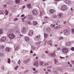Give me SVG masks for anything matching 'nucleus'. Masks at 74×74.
<instances>
[{
  "label": "nucleus",
  "mask_w": 74,
  "mask_h": 74,
  "mask_svg": "<svg viewBox=\"0 0 74 74\" xmlns=\"http://www.w3.org/2000/svg\"><path fill=\"white\" fill-rule=\"evenodd\" d=\"M64 34L65 36H69L70 34V31L69 30H66L64 31Z\"/></svg>",
  "instance_id": "obj_1"
},
{
  "label": "nucleus",
  "mask_w": 74,
  "mask_h": 74,
  "mask_svg": "<svg viewBox=\"0 0 74 74\" xmlns=\"http://www.w3.org/2000/svg\"><path fill=\"white\" fill-rule=\"evenodd\" d=\"M8 36L11 39H13L15 38V35L13 33H10L9 34Z\"/></svg>",
  "instance_id": "obj_2"
},
{
  "label": "nucleus",
  "mask_w": 74,
  "mask_h": 74,
  "mask_svg": "<svg viewBox=\"0 0 74 74\" xmlns=\"http://www.w3.org/2000/svg\"><path fill=\"white\" fill-rule=\"evenodd\" d=\"M61 10L62 11H67V7L66 5H63L61 8Z\"/></svg>",
  "instance_id": "obj_3"
},
{
  "label": "nucleus",
  "mask_w": 74,
  "mask_h": 74,
  "mask_svg": "<svg viewBox=\"0 0 74 74\" xmlns=\"http://www.w3.org/2000/svg\"><path fill=\"white\" fill-rule=\"evenodd\" d=\"M40 35L36 36L34 38V39L35 41H38L39 40V39L40 38Z\"/></svg>",
  "instance_id": "obj_4"
},
{
  "label": "nucleus",
  "mask_w": 74,
  "mask_h": 74,
  "mask_svg": "<svg viewBox=\"0 0 74 74\" xmlns=\"http://www.w3.org/2000/svg\"><path fill=\"white\" fill-rule=\"evenodd\" d=\"M69 49L67 48H64L62 50V51L64 53H68Z\"/></svg>",
  "instance_id": "obj_5"
},
{
  "label": "nucleus",
  "mask_w": 74,
  "mask_h": 74,
  "mask_svg": "<svg viewBox=\"0 0 74 74\" xmlns=\"http://www.w3.org/2000/svg\"><path fill=\"white\" fill-rule=\"evenodd\" d=\"M38 62L37 61H36L33 64L34 66H35L36 67H38Z\"/></svg>",
  "instance_id": "obj_6"
},
{
  "label": "nucleus",
  "mask_w": 74,
  "mask_h": 74,
  "mask_svg": "<svg viewBox=\"0 0 74 74\" xmlns=\"http://www.w3.org/2000/svg\"><path fill=\"white\" fill-rule=\"evenodd\" d=\"M27 32L26 29V28H25V27H24L23 30L21 31V33L22 34H26Z\"/></svg>",
  "instance_id": "obj_7"
},
{
  "label": "nucleus",
  "mask_w": 74,
  "mask_h": 74,
  "mask_svg": "<svg viewBox=\"0 0 74 74\" xmlns=\"http://www.w3.org/2000/svg\"><path fill=\"white\" fill-rule=\"evenodd\" d=\"M34 32L33 30H30L28 33V35L29 36H32V35H33V33Z\"/></svg>",
  "instance_id": "obj_8"
},
{
  "label": "nucleus",
  "mask_w": 74,
  "mask_h": 74,
  "mask_svg": "<svg viewBox=\"0 0 74 74\" xmlns=\"http://www.w3.org/2000/svg\"><path fill=\"white\" fill-rule=\"evenodd\" d=\"M64 1L65 3L68 4H70L71 3V2L69 0H64Z\"/></svg>",
  "instance_id": "obj_9"
},
{
  "label": "nucleus",
  "mask_w": 74,
  "mask_h": 74,
  "mask_svg": "<svg viewBox=\"0 0 74 74\" xmlns=\"http://www.w3.org/2000/svg\"><path fill=\"white\" fill-rule=\"evenodd\" d=\"M58 16L59 18H63V13H61L58 15Z\"/></svg>",
  "instance_id": "obj_10"
},
{
  "label": "nucleus",
  "mask_w": 74,
  "mask_h": 74,
  "mask_svg": "<svg viewBox=\"0 0 74 74\" xmlns=\"http://www.w3.org/2000/svg\"><path fill=\"white\" fill-rule=\"evenodd\" d=\"M11 51V48L6 47L5 48V51L7 52H9L10 51Z\"/></svg>",
  "instance_id": "obj_11"
},
{
  "label": "nucleus",
  "mask_w": 74,
  "mask_h": 74,
  "mask_svg": "<svg viewBox=\"0 0 74 74\" xmlns=\"http://www.w3.org/2000/svg\"><path fill=\"white\" fill-rule=\"evenodd\" d=\"M6 38H7L6 37L3 36L1 38V41L2 42H4V41H6Z\"/></svg>",
  "instance_id": "obj_12"
},
{
  "label": "nucleus",
  "mask_w": 74,
  "mask_h": 74,
  "mask_svg": "<svg viewBox=\"0 0 74 74\" xmlns=\"http://www.w3.org/2000/svg\"><path fill=\"white\" fill-rule=\"evenodd\" d=\"M45 30L47 32L49 33V32H50L51 30V28L49 27H47L46 28Z\"/></svg>",
  "instance_id": "obj_13"
},
{
  "label": "nucleus",
  "mask_w": 74,
  "mask_h": 74,
  "mask_svg": "<svg viewBox=\"0 0 74 74\" xmlns=\"http://www.w3.org/2000/svg\"><path fill=\"white\" fill-rule=\"evenodd\" d=\"M14 49H15V51H18L20 48V47H19V46H17L16 45H14Z\"/></svg>",
  "instance_id": "obj_14"
},
{
  "label": "nucleus",
  "mask_w": 74,
  "mask_h": 74,
  "mask_svg": "<svg viewBox=\"0 0 74 74\" xmlns=\"http://www.w3.org/2000/svg\"><path fill=\"white\" fill-rule=\"evenodd\" d=\"M32 13L33 15H35L37 14V11L35 10H33L32 11Z\"/></svg>",
  "instance_id": "obj_15"
},
{
  "label": "nucleus",
  "mask_w": 74,
  "mask_h": 74,
  "mask_svg": "<svg viewBox=\"0 0 74 74\" xmlns=\"http://www.w3.org/2000/svg\"><path fill=\"white\" fill-rule=\"evenodd\" d=\"M27 18L28 19L30 20L33 18V16L31 15H29L27 16Z\"/></svg>",
  "instance_id": "obj_16"
},
{
  "label": "nucleus",
  "mask_w": 74,
  "mask_h": 74,
  "mask_svg": "<svg viewBox=\"0 0 74 74\" xmlns=\"http://www.w3.org/2000/svg\"><path fill=\"white\" fill-rule=\"evenodd\" d=\"M50 56H51V57H55L56 56V54H55V53H52L50 54H49Z\"/></svg>",
  "instance_id": "obj_17"
},
{
  "label": "nucleus",
  "mask_w": 74,
  "mask_h": 74,
  "mask_svg": "<svg viewBox=\"0 0 74 74\" xmlns=\"http://www.w3.org/2000/svg\"><path fill=\"white\" fill-rule=\"evenodd\" d=\"M49 13L51 14H53V12H55V10L53 9H50L49 11Z\"/></svg>",
  "instance_id": "obj_18"
},
{
  "label": "nucleus",
  "mask_w": 74,
  "mask_h": 74,
  "mask_svg": "<svg viewBox=\"0 0 74 74\" xmlns=\"http://www.w3.org/2000/svg\"><path fill=\"white\" fill-rule=\"evenodd\" d=\"M14 32L16 33H18L19 32V31L18 28H16L14 30Z\"/></svg>",
  "instance_id": "obj_19"
},
{
  "label": "nucleus",
  "mask_w": 74,
  "mask_h": 74,
  "mask_svg": "<svg viewBox=\"0 0 74 74\" xmlns=\"http://www.w3.org/2000/svg\"><path fill=\"white\" fill-rule=\"evenodd\" d=\"M25 41H27V42L29 41V40H30V39L27 36L25 37Z\"/></svg>",
  "instance_id": "obj_20"
},
{
  "label": "nucleus",
  "mask_w": 74,
  "mask_h": 74,
  "mask_svg": "<svg viewBox=\"0 0 74 74\" xmlns=\"http://www.w3.org/2000/svg\"><path fill=\"white\" fill-rule=\"evenodd\" d=\"M52 40H50L48 41V42L47 43V44H49L50 45H52V44L51 43H52Z\"/></svg>",
  "instance_id": "obj_21"
},
{
  "label": "nucleus",
  "mask_w": 74,
  "mask_h": 74,
  "mask_svg": "<svg viewBox=\"0 0 74 74\" xmlns=\"http://www.w3.org/2000/svg\"><path fill=\"white\" fill-rule=\"evenodd\" d=\"M66 44L67 46H69L71 45V43L70 42H68L66 43Z\"/></svg>",
  "instance_id": "obj_22"
},
{
  "label": "nucleus",
  "mask_w": 74,
  "mask_h": 74,
  "mask_svg": "<svg viewBox=\"0 0 74 74\" xmlns=\"http://www.w3.org/2000/svg\"><path fill=\"white\" fill-rule=\"evenodd\" d=\"M43 64H44V62L42 61L40 62H39V65L42 66V65H43Z\"/></svg>",
  "instance_id": "obj_23"
},
{
  "label": "nucleus",
  "mask_w": 74,
  "mask_h": 74,
  "mask_svg": "<svg viewBox=\"0 0 74 74\" xmlns=\"http://www.w3.org/2000/svg\"><path fill=\"white\" fill-rule=\"evenodd\" d=\"M5 12L3 10L0 11V14H4Z\"/></svg>",
  "instance_id": "obj_24"
},
{
  "label": "nucleus",
  "mask_w": 74,
  "mask_h": 74,
  "mask_svg": "<svg viewBox=\"0 0 74 74\" xmlns=\"http://www.w3.org/2000/svg\"><path fill=\"white\" fill-rule=\"evenodd\" d=\"M44 36L45 38H47V37H48V35L46 33H44Z\"/></svg>",
  "instance_id": "obj_25"
},
{
  "label": "nucleus",
  "mask_w": 74,
  "mask_h": 74,
  "mask_svg": "<svg viewBox=\"0 0 74 74\" xmlns=\"http://www.w3.org/2000/svg\"><path fill=\"white\" fill-rule=\"evenodd\" d=\"M53 18H57V15L56 14H53Z\"/></svg>",
  "instance_id": "obj_26"
},
{
  "label": "nucleus",
  "mask_w": 74,
  "mask_h": 74,
  "mask_svg": "<svg viewBox=\"0 0 74 74\" xmlns=\"http://www.w3.org/2000/svg\"><path fill=\"white\" fill-rule=\"evenodd\" d=\"M54 61L55 62V64H56V63H58V60L55 59H54Z\"/></svg>",
  "instance_id": "obj_27"
},
{
  "label": "nucleus",
  "mask_w": 74,
  "mask_h": 74,
  "mask_svg": "<svg viewBox=\"0 0 74 74\" xmlns=\"http://www.w3.org/2000/svg\"><path fill=\"white\" fill-rule=\"evenodd\" d=\"M23 62L24 63H25V64H26L27 63H28V62H27V60H24L23 61Z\"/></svg>",
  "instance_id": "obj_28"
},
{
  "label": "nucleus",
  "mask_w": 74,
  "mask_h": 74,
  "mask_svg": "<svg viewBox=\"0 0 74 74\" xmlns=\"http://www.w3.org/2000/svg\"><path fill=\"white\" fill-rule=\"evenodd\" d=\"M1 69L2 70H5V68H4V66H2L1 67Z\"/></svg>",
  "instance_id": "obj_29"
},
{
  "label": "nucleus",
  "mask_w": 74,
  "mask_h": 74,
  "mask_svg": "<svg viewBox=\"0 0 74 74\" xmlns=\"http://www.w3.org/2000/svg\"><path fill=\"white\" fill-rule=\"evenodd\" d=\"M63 38H63V37L62 36L60 38H58V39L59 40H63Z\"/></svg>",
  "instance_id": "obj_30"
},
{
  "label": "nucleus",
  "mask_w": 74,
  "mask_h": 74,
  "mask_svg": "<svg viewBox=\"0 0 74 74\" xmlns=\"http://www.w3.org/2000/svg\"><path fill=\"white\" fill-rule=\"evenodd\" d=\"M55 24L53 25V24H51L50 25V27H55Z\"/></svg>",
  "instance_id": "obj_31"
},
{
  "label": "nucleus",
  "mask_w": 74,
  "mask_h": 74,
  "mask_svg": "<svg viewBox=\"0 0 74 74\" xmlns=\"http://www.w3.org/2000/svg\"><path fill=\"white\" fill-rule=\"evenodd\" d=\"M33 24L35 25H37V22L36 21H34L33 22Z\"/></svg>",
  "instance_id": "obj_32"
},
{
  "label": "nucleus",
  "mask_w": 74,
  "mask_h": 74,
  "mask_svg": "<svg viewBox=\"0 0 74 74\" xmlns=\"http://www.w3.org/2000/svg\"><path fill=\"white\" fill-rule=\"evenodd\" d=\"M60 26H57L56 27H55L54 28V29H58V28H59Z\"/></svg>",
  "instance_id": "obj_33"
},
{
  "label": "nucleus",
  "mask_w": 74,
  "mask_h": 74,
  "mask_svg": "<svg viewBox=\"0 0 74 74\" xmlns=\"http://www.w3.org/2000/svg\"><path fill=\"white\" fill-rule=\"evenodd\" d=\"M71 33L72 34H74V29H72Z\"/></svg>",
  "instance_id": "obj_34"
},
{
  "label": "nucleus",
  "mask_w": 74,
  "mask_h": 74,
  "mask_svg": "<svg viewBox=\"0 0 74 74\" xmlns=\"http://www.w3.org/2000/svg\"><path fill=\"white\" fill-rule=\"evenodd\" d=\"M3 33V31L2 29H0V34H2Z\"/></svg>",
  "instance_id": "obj_35"
},
{
  "label": "nucleus",
  "mask_w": 74,
  "mask_h": 74,
  "mask_svg": "<svg viewBox=\"0 0 74 74\" xmlns=\"http://www.w3.org/2000/svg\"><path fill=\"white\" fill-rule=\"evenodd\" d=\"M16 3H20V0H16Z\"/></svg>",
  "instance_id": "obj_36"
},
{
  "label": "nucleus",
  "mask_w": 74,
  "mask_h": 74,
  "mask_svg": "<svg viewBox=\"0 0 74 74\" xmlns=\"http://www.w3.org/2000/svg\"><path fill=\"white\" fill-rule=\"evenodd\" d=\"M10 62L11 60H10V58H8V63H9V64H10Z\"/></svg>",
  "instance_id": "obj_37"
},
{
  "label": "nucleus",
  "mask_w": 74,
  "mask_h": 74,
  "mask_svg": "<svg viewBox=\"0 0 74 74\" xmlns=\"http://www.w3.org/2000/svg\"><path fill=\"white\" fill-rule=\"evenodd\" d=\"M0 48L1 49H4V46L3 45H1L0 46Z\"/></svg>",
  "instance_id": "obj_38"
},
{
  "label": "nucleus",
  "mask_w": 74,
  "mask_h": 74,
  "mask_svg": "<svg viewBox=\"0 0 74 74\" xmlns=\"http://www.w3.org/2000/svg\"><path fill=\"white\" fill-rule=\"evenodd\" d=\"M27 6H28V8H31V4H28L27 5Z\"/></svg>",
  "instance_id": "obj_39"
},
{
  "label": "nucleus",
  "mask_w": 74,
  "mask_h": 74,
  "mask_svg": "<svg viewBox=\"0 0 74 74\" xmlns=\"http://www.w3.org/2000/svg\"><path fill=\"white\" fill-rule=\"evenodd\" d=\"M31 49L33 50V51H34V50H35V47H31Z\"/></svg>",
  "instance_id": "obj_40"
},
{
  "label": "nucleus",
  "mask_w": 74,
  "mask_h": 74,
  "mask_svg": "<svg viewBox=\"0 0 74 74\" xmlns=\"http://www.w3.org/2000/svg\"><path fill=\"white\" fill-rule=\"evenodd\" d=\"M19 66H16L15 68H14V69L15 70H17V69H18V67Z\"/></svg>",
  "instance_id": "obj_41"
},
{
  "label": "nucleus",
  "mask_w": 74,
  "mask_h": 74,
  "mask_svg": "<svg viewBox=\"0 0 74 74\" xmlns=\"http://www.w3.org/2000/svg\"><path fill=\"white\" fill-rule=\"evenodd\" d=\"M51 67H52V66H47V69H51Z\"/></svg>",
  "instance_id": "obj_42"
},
{
  "label": "nucleus",
  "mask_w": 74,
  "mask_h": 74,
  "mask_svg": "<svg viewBox=\"0 0 74 74\" xmlns=\"http://www.w3.org/2000/svg\"><path fill=\"white\" fill-rule=\"evenodd\" d=\"M38 72V70H37L35 71L34 73H36V74H37Z\"/></svg>",
  "instance_id": "obj_43"
},
{
  "label": "nucleus",
  "mask_w": 74,
  "mask_h": 74,
  "mask_svg": "<svg viewBox=\"0 0 74 74\" xmlns=\"http://www.w3.org/2000/svg\"><path fill=\"white\" fill-rule=\"evenodd\" d=\"M21 63V60H19L18 62V64H20Z\"/></svg>",
  "instance_id": "obj_44"
},
{
  "label": "nucleus",
  "mask_w": 74,
  "mask_h": 74,
  "mask_svg": "<svg viewBox=\"0 0 74 74\" xmlns=\"http://www.w3.org/2000/svg\"><path fill=\"white\" fill-rule=\"evenodd\" d=\"M71 63H73V64H74V60H71Z\"/></svg>",
  "instance_id": "obj_45"
},
{
  "label": "nucleus",
  "mask_w": 74,
  "mask_h": 74,
  "mask_svg": "<svg viewBox=\"0 0 74 74\" xmlns=\"http://www.w3.org/2000/svg\"><path fill=\"white\" fill-rule=\"evenodd\" d=\"M17 20H18V18H15L14 19L13 21H17Z\"/></svg>",
  "instance_id": "obj_46"
},
{
  "label": "nucleus",
  "mask_w": 74,
  "mask_h": 74,
  "mask_svg": "<svg viewBox=\"0 0 74 74\" xmlns=\"http://www.w3.org/2000/svg\"><path fill=\"white\" fill-rule=\"evenodd\" d=\"M27 60V62H28V63H29V61H30V59L29 58V59Z\"/></svg>",
  "instance_id": "obj_47"
},
{
  "label": "nucleus",
  "mask_w": 74,
  "mask_h": 74,
  "mask_svg": "<svg viewBox=\"0 0 74 74\" xmlns=\"http://www.w3.org/2000/svg\"><path fill=\"white\" fill-rule=\"evenodd\" d=\"M56 74H59V71H56Z\"/></svg>",
  "instance_id": "obj_48"
},
{
  "label": "nucleus",
  "mask_w": 74,
  "mask_h": 74,
  "mask_svg": "<svg viewBox=\"0 0 74 74\" xmlns=\"http://www.w3.org/2000/svg\"><path fill=\"white\" fill-rule=\"evenodd\" d=\"M35 44L36 45H39V43H38V42H36L35 43Z\"/></svg>",
  "instance_id": "obj_49"
},
{
  "label": "nucleus",
  "mask_w": 74,
  "mask_h": 74,
  "mask_svg": "<svg viewBox=\"0 0 74 74\" xmlns=\"http://www.w3.org/2000/svg\"><path fill=\"white\" fill-rule=\"evenodd\" d=\"M47 71H48V72H51V70L50 69H48L47 70Z\"/></svg>",
  "instance_id": "obj_50"
},
{
  "label": "nucleus",
  "mask_w": 74,
  "mask_h": 74,
  "mask_svg": "<svg viewBox=\"0 0 74 74\" xmlns=\"http://www.w3.org/2000/svg\"><path fill=\"white\" fill-rule=\"evenodd\" d=\"M62 0H55V1H57L58 2V1H61Z\"/></svg>",
  "instance_id": "obj_51"
},
{
  "label": "nucleus",
  "mask_w": 74,
  "mask_h": 74,
  "mask_svg": "<svg viewBox=\"0 0 74 74\" xmlns=\"http://www.w3.org/2000/svg\"><path fill=\"white\" fill-rule=\"evenodd\" d=\"M71 50H72V51H74V47H72L71 48Z\"/></svg>",
  "instance_id": "obj_52"
},
{
  "label": "nucleus",
  "mask_w": 74,
  "mask_h": 74,
  "mask_svg": "<svg viewBox=\"0 0 74 74\" xmlns=\"http://www.w3.org/2000/svg\"><path fill=\"white\" fill-rule=\"evenodd\" d=\"M22 20L23 22H24V21H25V19L23 18H22Z\"/></svg>",
  "instance_id": "obj_53"
},
{
  "label": "nucleus",
  "mask_w": 74,
  "mask_h": 74,
  "mask_svg": "<svg viewBox=\"0 0 74 74\" xmlns=\"http://www.w3.org/2000/svg\"><path fill=\"white\" fill-rule=\"evenodd\" d=\"M60 57V58L61 59H64L65 58L64 57Z\"/></svg>",
  "instance_id": "obj_54"
},
{
  "label": "nucleus",
  "mask_w": 74,
  "mask_h": 74,
  "mask_svg": "<svg viewBox=\"0 0 74 74\" xmlns=\"http://www.w3.org/2000/svg\"><path fill=\"white\" fill-rule=\"evenodd\" d=\"M57 49L58 51H59V50H60V47H58L57 48Z\"/></svg>",
  "instance_id": "obj_55"
},
{
  "label": "nucleus",
  "mask_w": 74,
  "mask_h": 74,
  "mask_svg": "<svg viewBox=\"0 0 74 74\" xmlns=\"http://www.w3.org/2000/svg\"><path fill=\"white\" fill-rule=\"evenodd\" d=\"M32 70H33L34 71H36V68H33L32 69Z\"/></svg>",
  "instance_id": "obj_56"
},
{
  "label": "nucleus",
  "mask_w": 74,
  "mask_h": 74,
  "mask_svg": "<svg viewBox=\"0 0 74 74\" xmlns=\"http://www.w3.org/2000/svg\"><path fill=\"white\" fill-rule=\"evenodd\" d=\"M45 53H48V51H45Z\"/></svg>",
  "instance_id": "obj_57"
},
{
  "label": "nucleus",
  "mask_w": 74,
  "mask_h": 74,
  "mask_svg": "<svg viewBox=\"0 0 74 74\" xmlns=\"http://www.w3.org/2000/svg\"><path fill=\"white\" fill-rule=\"evenodd\" d=\"M24 16H25V15L24 14H23L21 15V17H23Z\"/></svg>",
  "instance_id": "obj_58"
},
{
  "label": "nucleus",
  "mask_w": 74,
  "mask_h": 74,
  "mask_svg": "<svg viewBox=\"0 0 74 74\" xmlns=\"http://www.w3.org/2000/svg\"><path fill=\"white\" fill-rule=\"evenodd\" d=\"M52 71L53 72V73H55V74L56 73V71Z\"/></svg>",
  "instance_id": "obj_59"
},
{
  "label": "nucleus",
  "mask_w": 74,
  "mask_h": 74,
  "mask_svg": "<svg viewBox=\"0 0 74 74\" xmlns=\"http://www.w3.org/2000/svg\"><path fill=\"white\" fill-rule=\"evenodd\" d=\"M33 56H36V54L34 53L33 54Z\"/></svg>",
  "instance_id": "obj_60"
},
{
  "label": "nucleus",
  "mask_w": 74,
  "mask_h": 74,
  "mask_svg": "<svg viewBox=\"0 0 74 74\" xmlns=\"http://www.w3.org/2000/svg\"><path fill=\"white\" fill-rule=\"evenodd\" d=\"M22 9H24V8H25V6H23L22 7Z\"/></svg>",
  "instance_id": "obj_61"
},
{
  "label": "nucleus",
  "mask_w": 74,
  "mask_h": 74,
  "mask_svg": "<svg viewBox=\"0 0 74 74\" xmlns=\"http://www.w3.org/2000/svg\"><path fill=\"white\" fill-rule=\"evenodd\" d=\"M45 19H48V17L45 16Z\"/></svg>",
  "instance_id": "obj_62"
},
{
  "label": "nucleus",
  "mask_w": 74,
  "mask_h": 74,
  "mask_svg": "<svg viewBox=\"0 0 74 74\" xmlns=\"http://www.w3.org/2000/svg\"><path fill=\"white\" fill-rule=\"evenodd\" d=\"M38 43H39V44H41V42H38Z\"/></svg>",
  "instance_id": "obj_63"
},
{
  "label": "nucleus",
  "mask_w": 74,
  "mask_h": 74,
  "mask_svg": "<svg viewBox=\"0 0 74 74\" xmlns=\"http://www.w3.org/2000/svg\"><path fill=\"white\" fill-rule=\"evenodd\" d=\"M12 13H10V16H12Z\"/></svg>",
  "instance_id": "obj_64"
}]
</instances>
